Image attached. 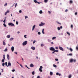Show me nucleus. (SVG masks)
I'll use <instances>...</instances> for the list:
<instances>
[{
  "mask_svg": "<svg viewBox=\"0 0 78 78\" xmlns=\"http://www.w3.org/2000/svg\"><path fill=\"white\" fill-rule=\"evenodd\" d=\"M69 61L70 62H76V59H71Z\"/></svg>",
  "mask_w": 78,
  "mask_h": 78,
  "instance_id": "f257e3e1",
  "label": "nucleus"
},
{
  "mask_svg": "<svg viewBox=\"0 0 78 78\" xmlns=\"http://www.w3.org/2000/svg\"><path fill=\"white\" fill-rule=\"evenodd\" d=\"M45 25V23L41 22V23L39 25V26L40 27H42V26H44V25Z\"/></svg>",
  "mask_w": 78,
  "mask_h": 78,
  "instance_id": "f03ea898",
  "label": "nucleus"
},
{
  "mask_svg": "<svg viewBox=\"0 0 78 78\" xmlns=\"http://www.w3.org/2000/svg\"><path fill=\"white\" fill-rule=\"evenodd\" d=\"M8 25L9 26H11V27H13L14 26V24L13 23H9Z\"/></svg>",
  "mask_w": 78,
  "mask_h": 78,
  "instance_id": "7ed1b4c3",
  "label": "nucleus"
},
{
  "mask_svg": "<svg viewBox=\"0 0 78 78\" xmlns=\"http://www.w3.org/2000/svg\"><path fill=\"white\" fill-rule=\"evenodd\" d=\"M27 44V41H25L22 43V44L23 45V46L26 45Z\"/></svg>",
  "mask_w": 78,
  "mask_h": 78,
  "instance_id": "20e7f679",
  "label": "nucleus"
},
{
  "mask_svg": "<svg viewBox=\"0 0 78 78\" xmlns=\"http://www.w3.org/2000/svg\"><path fill=\"white\" fill-rule=\"evenodd\" d=\"M55 48L53 47H51L49 48V50H51V51H54L55 50Z\"/></svg>",
  "mask_w": 78,
  "mask_h": 78,
  "instance_id": "39448f33",
  "label": "nucleus"
},
{
  "mask_svg": "<svg viewBox=\"0 0 78 78\" xmlns=\"http://www.w3.org/2000/svg\"><path fill=\"white\" fill-rule=\"evenodd\" d=\"M59 50H62V51H64V49L62 48V47L61 46L59 47Z\"/></svg>",
  "mask_w": 78,
  "mask_h": 78,
  "instance_id": "423d86ee",
  "label": "nucleus"
},
{
  "mask_svg": "<svg viewBox=\"0 0 78 78\" xmlns=\"http://www.w3.org/2000/svg\"><path fill=\"white\" fill-rule=\"evenodd\" d=\"M7 57L8 61H9V55L7 54Z\"/></svg>",
  "mask_w": 78,
  "mask_h": 78,
  "instance_id": "0eeeda50",
  "label": "nucleus"
},
{
  "mask_svg": "<svg viewBox=\"0 0 78 78\" xmlns=\"http://www.w3.org/2000/svg\"><path fill=\"white\" fill-rule=\"evenodd\" d=\"M35 27H36V25H34V26L32 27V31H33V30H34V28H35Z\"/></svg>",
  "mask_w": 78,
  "mask_h": 78,
  "instance_id": "6e6552de",
  "label": "nucleus"
},
{
  "mask_svg": "<svg viewBox=\"0 0 78 78\" xmlns=\"http://www.w3.org/2000/svg\"><path fill=\"white\" fill-rule=\"evenodd\" d=\"M8 66H11V63H10L9 61L8 62Z\"/></svg>",
  "mask_w": 78,
  "mask_h": 78,
  "instance_id": "1a4fd4ad",
  "label": "nucleus"
},
{
  "mask_svg": "<svg viewBox=\"0 0 78 78\" xmlns=\"http://www.w3.org/2000/svg\"><path fill=\"white\" fill-rule=\"evenodd\" d=\"M11 50L12 51H14V47L12 46L11 48Z\"/></svg>",
  "mask_w": 78,
  "mask_h": 78,
  "instance_id": "9d476101",
  "label": "nucleus"
},
{
  "mask_svg": "<svg viewBox=\"0 0 78 78\" xmlns=\"http://www.w3.org/2000/svg\"><path fill=\"white\" fill-rule=\"evenodd\" d=\"M30 67H34V65H33L32 63H31L30 65Z\"/></svg>",
  "mask_w": 78,
  "mask_h": 78,
  "instance_id": "9b49d317",
  "label": "nucleus"
},
{
  "mask_svg": "<svg viewBox=\"0 0 78 78\" xmlns=\"http://www.w3.org/2000/svg\"><path fill=\"white\" fill-rule=\"evenodd\" d=\"M72 3H73V1H72V0H70L69 1V4H70V5H71L72 4Z\"/></svg>",
  "mask_w": 78,
  "mask_h": 78,
  "instance_id": "f8f14e48",
  "label": "nucleus"
},
{
  "mask_svg": "<svg viewBox=\"0 0 78 78\" xmlns=\"http://www.w3.org/2000/svg\"><path fill=\"white\" fill-rule=\"evenodd\" d=\"M31 48L32 50H35V47L33 46Z\"/></svg>",
  "mask_w": 78,
  "mask_h": 78,
  "instance_id": "ddd939ff",
  "label": "nucleus"
},
{
  "mask_svg": "<svg viewBox=\"0 0 78 78\" xmlns=\"http://www.w3.org/2000/svg\"><path fill=\"white\" fill-rule=\"evenodd\" d=\"M3 45H6V43L5 42V40H4L3 44Z\"/></svg>",
  "mask_w": 78,
  "mask_h": 78,
  "instance_id": "4468645a",
  "label": "nucleus"
},
{
  "mask_svg": "<svg viewBox=\"0 0 78 78\" xmlns=\"http://www.w3.org/2000/svg\"><path fill=\"white\" fill-rule=\"evenodd\" d=\"M39 12L40 14H42V13H43V12L42 10H40Z\"/></svg>",
  "mask_w": 78,
  "mask_h": 78,
  "instance_id": "2eb2a0df",
  "label": "nucleus"
},
{
  "mask_svg": "<svg viewBox=\"0 0 78 78\" xmlns=\"http://www.w3.org/2000/svg\"><path fill=\"white\" fill-rule=\"evenodd\" d=\"M14 39V38L11 37L9 39V40L10 41H12Z\"/></svg>",
  "mask_w": 78,
  "mask_h": 78,
  "instance_id": "dca6fc26",
  "label": "nucleus"
},
{
  "mask_svg": "<svg viewBox=\"0 0 78 78\" xmlns=\"http://www.w3.org/2000/svg\"><path fill=\"white\" fill-rule=\"evenodd\" d=\"M50 74L51 76L53 75V72L51 71L50 73Z\"/></svg>",
  "mask_w": 78,
  "mask_h": 78,
  "instance_id": "f3484780",
  "label": "nucleus"
},
{
  "mask_svg": "<svg viewBox=\"0 0 78 78\" xmlns=\"http://www.w3.org/2000/svg\"><path fill=\"white\" fill-rule=\"evenodd\" d=\"M56 37H53L52 38V40H54V39H55Z\"/></svg>",
  "mask_w": 78,
  "mask_h": 78,
  "instance_id": "a211bd4d",
  "label": "nucleus"
},
{
  "mask_svg": "<svg viewBox=\"0 0 78 78\" xmlns=\"http://www.w3.org/2000/svg\"><path fill=\"white\" fill-rule=\"evenodd\" d=\"M53 67H55V68H56V67H57V66H56V65L55 64H53Z\"/></svg>",
  "mask_w": 78,
  "mask_h": 78,
  "instance_id": "6ab92c4d",
  "label": "nucleus"
},
{
  "mask_svg": "<svg viewBox=\"0 0 78 78\" xmlns=\"http://www.w3.org/2000/svg\"><path fill=\"white\" fill-rule=\"evenodd\" d=\"M11 37V36L10 35H8L7 36V38H10V37Z\"/></svg>",
  "mask_w": 78,
  "mask_h": 78,
  "instance_id": "aec40b11",
  "label": "nucleus"
},
{
  "mask_svg": "<svg viewBox=\"0 0 78 78\" xmlns=\"http://www.w3.org/2000/svg\"><path fill=\"white\" fill-rule=\"evenodd\" d=\"M6 17H5L4 19V20L3 21V22L4 23H5V22L6 21Z\"/></svg>",
  "mask_w": 78,
  "mask_h": 78,
  "instance_id": "412c9836",
  "label": "nucleus"
},
{
  "mask_svg": "<svg viewBox=\"0 0 78 78\" xmlns=\"http://www.w3.org/2000/svg\"><path fill=\"white\" fill-rule=\"evenodd\" d=\"M69 50L71 52H72V51H73V49H72V48H69Z\"/></svg>",
  "mask_w": 78,
  "mask_h": 78,
  "instance_id": "4be33fe9",
  "label": "nucleus"
},
{
  "mask_svg": "<svg viewBox=\"0 0 78 78\" xmlns=\"http://www.w3.org/2000/svg\"><path fill=\"white\" fill-rule=\"evenodd\" d=\"M44 29H43L42 30V33L43 34H45V32H44Z\"/></svg>",
  "mask_w": 78,
  "mask_h": 78,
  "instance_id": "5701e85b",
  "label": "nucleus"
},
{
  "mask_svg": "<svg viewBox=\"0 0 78 78\" xmlns=\"http://www.w3.org/2000/svg\"><path fill=\"white\" fill-rule=\"evenodd\" d=\"M48 41L49 42H50L51 41V40L49 39H48Z\"/></svg>",
  "mask_w": 78,
  "mask_h": 78,
  "instance_id": "b1692460",
  "label": "nucleus"
},
{
  "mask_svg": "<svg viewBox=\"0 0 78 78\" xmlns=\"http://www.w3.org/2000/svg\"><path fill=\"white\" fill-rule=\"evenodd\" d=\"M3 59H5V55H3Z\"/></svg>",
  "mask_w": 78,
  "mask_h": 78,
  "instance_id": "393cba45",
  "label": "nucleus"
},
{
  "mask_svg": "<svg viewBox=\"0 0 78 78\" xmlns=\"http://www.w3.org/2000/svg\"><path fill=\"white\" fill-rule=\"evenodd\" d=\"M72 75L70 74L69 75V78H72Z\"/></svg>",
  "mask_w": 78,
  "mask_h": 78,
  "instance_id": "a878e982",
  "label": "nucleus"
},
{
  "mask_svg": "<svg viewBox=\"0 0 78 78\" xmlns=\"http://www.w3.org/2000/svg\"><path fill=\"white\" fill-rule=\"evenodd\" d=\"M19 65H20V66H21V67L22 68H23V66H22V65L20 64H19Z\"/></svg>",
  "mask_w": 78,
  "mask_h": 78,
  "instance_id": "bb28decb",
  "label": "nucleus"
},
{
  "mask_svg": "<svg viewBox=\"0 0 78 78\" xmlns=\"http://www.w3.org/2000/svg\"><path fill=\"white\" fill-rule=\"evenodd\" d=\"M34 2L35 3H36L37 2V0H34Z\"/></svg>",
  "mask_w": 78,
  "mask_h": 78,
  "instance_id": "cd10ccee",
  "label": "nucleus"
},
{
  "mask_svg": "<svg viewBox=\"0 0 78 78\" xmlns=\"http://www.w3.org/2000/svg\"><path fill=\"white\" fill-rule=\"evenodd\" d=\"M7 50H8V49H7V48H6L4 51H5V52H6Z\"/></svg>",
  "mask_w": 78,
  "mask_h": 78,
  "instance_id": "c85d7f7f",
  "label": "nucleus"
},
{
  "mask_svg": "<svg viewBox=\"0 0 78 78\" xmlns=\"http://www.w3.org/2000/svg\"><path fill=\"white\" fill-rule=\"evenodd\" d=\"M39 70L41 72H42V70L41 69H39Z\"/></svg>",
  "mask_w": 78,
  "mask_h": 78,
  "instance_id": "c756f323",
  "label": "nucleus"
},
{
  "mask_svg": "<svg viewBox=\"0 0 78 78\" xmlns=\"http://www.w3.org/2000/svg\"><path fill=\"white\" fill-rule=\"evenodd\" d=\"M73 55L72 53H70L69 54V56H72Z\"/></svg>",
  "mask_w": 78,
  "mask_h": 78,
  "instance_id": "7c9ffc66",
  "label": "nucleus"
},
{
  "mask_svg": "<svg viewBox=\"0 0 78 78\" xmlns=\"http://www.w3.org/2000/svg\"><path fill=\"white\" fill-rule=\"evenodd\" d=\"M57 23H58V24H59V25H61V23L58 22L57 21L56 22Z\"/></svg>",
  "mask_w": 78,
  "mask_h": 78,
  "instance_id": "2f4dec72",
  "label": "nucleus"
},
{
  "mask_svg": "<svg viewBox=\"0 0 78 78\" xmlns=\"http://www.w3.org/2000/svg\"><path fill=\"white\" fill-rule=\"evenodd\" d=\"M48 2V0H44V3H47Z\"/></svg>",
  "mask_w": 78,
  "mask_h": 78,
  "instance_id": "473e14b6",
  "label": "nucleus"
},
{
  "mask_svg": "<svg viewBox=\"0 0 78 78\" xmlns=\"http://www.w3.org/2000/svg\"><path fill=\"white\" fill-rule=\"evenodd\" d=\"M3 25L5 27H6V25L5 24V23L3 24Z\"/></svg>",
  "mask_w": 78,
  "mask_h": 78,
  "instance_id": "72a5a7b5",
  "label": "nucleus"
},
{
  "mask_svg": "<svg viewBox=\"0 0 78 78\" xmlns=\"http://www.w3.org/2000/svg\"><path fill=\"white\" fill-rule=\"evenodd\" d=\"M5 59H2V62H5Z\"/></svg>",
  "mask_w": 78,
  "mask_h": 78,
  "instance_id": "f704fd0d",
  "label": "nucleus"
},
{
  "mask_svg": "<svg viewBox=\"0 0 78 78\" xmlns=\"http://www.w3.org/2000/svg\"><path fill=\"white\" fill-rule=\"evenodd\" d=\"M54 51H55V52H58V50H55H55Z\"/></svg>",
  "mask_w": 78,
  "mask_h": 78,
  "instance_id": "c9c22d12",
  "label": "nucleus"
},
{
  "mask_svg": "<svg viewBox=\"0 0 78 78\" xmlns=\"http://www.w3.org/2000/svg\"><path fill=\"white\" fill-rule=\"evenodd\" d=\"M57 30H58V31H59V30H60V27H58L57 28Z\"/></svg>",
  "mask_w": 78,
  "mask_h": 78,
  "instance_id": "e433bc0d",
  "label": "nucleus"
},
{
  "mask_svg": "<svg viewBox=\"0 0 78 78\" xmlns=\"http://www.w3.org/2000/svg\"><path fill=\"white\" fill-rule=\"evenodd\" d=\"M32 73L33 75H34V71H33V72H32Z\"/></svg>",
  "mask_w": 78,
  "mask_h": 78,
  "instance_id": "4c0bfd02",
  "label": "nucleus"
},
{
  "mask_svg": "<svg viewBox=\"0 0 78 78\" xmlns=\"http://www.w3.org/2000/svg\"><path fill=\"white\" fill-rule=\"evenodd\" d=\"M5 63L4 62H3L2 64V66H5Z\"/></svg>",
  "mask_w": 78,
  "mask_h": 78,
  "instance_id": "58836bf2",
  "label": "nucleus"
},
{
  "mask_svg": "<svg viewBox=\"0 0 78 78\" xmlns=\"http://www.w3.org/2000/svg\"><path fill=\"white\" fill-rule=\"evenodd\" d=\"M16 24L17 25H18V24H19V22H18V21L16 22Z\"/></svg>",
  "mask_w": 78,
  "mask_h": 78,
  "instance_id": "ea45409f",
  "label": "nucleus"
},
{
  "mask_svg": "<svg viewBox=\"0 0 78 78\" xmlns=\"http://www.w3.org/2000/svg\"><path fill=\"white\" fill-rule=\"evenodd\" d=\"M55 48L56 50H58V47H55Z\"/></svg>",
  "mask_w": 78,
  "mask_h": 78,
  "instance_id": "a19ab883",
  "label": "nucleus"
},
{
  "mask_svg": "<svg viewBox=\"0 0 78 78\" xmlns=\"http://www.w3.org/2000/svg\"><path fill=\"white\" fill-rule=\"evenodd\" d=\"M73 25H71V28H73Z\"/></svg>",
  "mask_w": 78,
  "mask_h": 78,
  "instance_id": "79ce46f5",
  "label": "nucleus"
},
{
  "mask_svg": "<svg viewBox=\"0 0 78 78\" xmlns=\"http://www.w3.org/2000/svg\"><path fill=\"white\" fill-rule=\"evenodd\" d=\"M7 64H8V63L7 62H5V65L6 66H7Z\"/></svg>",
  "mask_w": 78,
  "mask_h": 78,
  "instance_id": "37998d69",
  "label": "nucleus"
},
{
  "mask_svg": "<svg viewBox=\"0 0 78 78\" xmlns=\"http://www.w3.org/2000/svg\"><path fill=\"white\" fill-rule=\"evenodd\" d=\"M17 3H16L15 4V8H16V7L17 6Z\"/></svg>",
  "mask_w": 78,
  "mask_h": 78,
  "instance_id": "c03bdc74",
  "label": "nucleus"
},
{
  "mask_svg": "<svg viewBox=\"0 0 78 78\" xmlns=\"http://www.w3.org/2000/svg\"><path fill=\"white\" fill-rule=\"evenodd\" d=\"M25 67H27V69H30V68H28L26 65H25Z\"/></svg>",
  "mask_w": 78,
  "mask_h": 78,
  "instance_id": "a18cd8bd",
  "label": "nucleus"
},
{
  "mask_svg": "<svg viewBox=\"0 0 78 78\" xmlns=\"http://www.w3.org/2000/svg\"><path fill=\"white\" fill-rule=\"evenodd\" d=\"M38 34L39 35H40L41 34V32H38Z\"/></svg>",
  "mask_w": 78,
  "mask_h": 78,
  "instance_id": "49530a36",
  "label": "nucleus"
},
{
  "mask_svg": "<svg viewBox=\"0 0 78 78\" xmlns=\"http://www.w3.org/2000/svg\"><path fill=\"white\" fill-rule=\"evenodd\" d=\"M7 5V3H6L4 5V6H6Z\"/></svg>",
  "mask_w": 78,
  "mask_h": 78,
  "instance_id": "de8ad7c7",
  "label": "nucleus"
},
{
  "mask_svg": "<svg viewBox=\"0 0 78 78\" xmlns=\"http://www.w3.org/2000/svg\"><path fill=\"white\" fill-rule=\"evenodd\" d=\"M28 18V16H25V19H27Z\"/></svg>",
  "mask_w": 78,
  "mask_h": 78,
  "instance_id": "09e8293b",
  "label": "nucleus"
},
{
  "mask_svg": "<svg viewBox=\"0 0 78 78\" xmlns=\"http://www.w3.org/2000/svg\"><path fill=\"white\" fill-rule=\"evenodd\" d=\"M12 72H15V69H13L12 70Z\"/></svg>",
  "mask_w": 78,
  "mask_h": 78,
  "instance_id": "8fccbe9b",
  "label": "nucleus"
},
{
  "mask_svg": "<svg viewBox=\"0 0 78 78\" xmlns=\"http://www.w3.org/2000/svg\"><path fill=\"white\" fill-rule=\"evenodd\" d=\"M55 61H58V58H55Z\"/></svg>",
  "mask_w": 78,
  "mask_h": 78,
  "instance_id": "3c124183",
  "label": "nucleus"
},
{
  "mask_svg": "<svg viewBox=\"0 0 78 78\" xmlns=\"http://www.w3.org/2000/svg\"><path fill=\"white\" fill-rule=\"evenodd\" d=\"M24 37H25V38H27V35H24Z\"/></svg>",
  "mask_w": 78,
  "mask_h": 78,
  "instance_id": "603ef678",
  "label": "nucleus"
},
{
  "mask_svg": "<svg viewBox=\"0 0 78 78\" xmlns=\"http://www.w3.org/2000/svg\"><path fill=\"white\" fill-rule=\"evenodd\" d=\"M42 68H43L42 66H40V68H39V69H42Z\"/></svg>",
  "mask_w": 78,
  "mask_h": 78,
  "instance_id": "864d4df0",
  "label": "nucleus"
},
{
  "mask_svg": "<svg viewBox=\"0 0 78 78\" xmlns=\"http://www.w3.org/2000/svg\"><path fill=\"white\" fill-rule=\"evenodd\" d=\"M6 12H7V13H9V10H8Z\"/></svg>",
  "mask_w": 78,
  "mask_h": 78,
  "instance_id": "5fc2aeb1",
  "label": "nucleus"
},
{
  "mask_svg": "<svg viewBox=\"0 0 78 78\" xmlns=\"http://www.w3.org/2000/svg\"><path fill=\"white\" fill-rule=\"evenodd\" d=\"M41 47H43V46H44V44H41Z\"/></svg>",
  "mask_w": 78,
  "mask_h": 78,
  "instance_id": "6e6d98bb",
  "label": "nucleus"
},
{
  "mask_svg": "<svg viewBox=\"0 0 78 78\" xmlns=\"http://www.w3.org/2000/svg\"><path fill=\"white\" fill-rule=\"evenodd\" d=\"M19 12H20V13H21V12H22V10H20L19 11Z\"/></svg>",
  "mask_w": 78,
  "mask_h": 78,
  "instance_id": "4d7b16f0",
  "label": "nucleus"
},
{
  "mask_svg": "<svg viewBox=\"0 0 78 78\" xmlns=\"http://www.w3.org/2000/svg\"><path fill=\"white\" fill-rule=\"evenodd\" d=\"M56 75H59V73H56Z\"/></svg>",
  "mask_w": 78,
  "mask_h": 78,
  "instance_id": "13d9d810",
  "label": "nucleus"
},
{
  "mask_svg": "<svg viewBox=\"0 0 78 78\" xmlns=\"http://www.w3.org/2000/svg\"><path fill=\"white\" fill-rule=\"evenodd\" d=\"M40 76H38L37 77V78H40Z\"/></svg>",
  "mask_w": 78,
  "mask_h": 78,
  "instance_id": "bf43d9fd",
  "label": "nucleus"
},
{
  "mask_svg": "<svg viewBox=\"0 0 78 78\" xmlns=\"http://www.w3.org/2000/svg\"><path fill=\"white\" fill-rule=\"evenodd\" d=\"M69 11V10H68V9H66V10H65V12H67V11Z\"/></svg>",
  "mask_w": 78,
  "mask_h": 78,
  "instance_id": "052dcab7",
  "label": "nucleus"
},
{
  "mask_svg": "<svg viewBox=\"0 0 78 78\" xmlns=\"http://www.w3.org/2000/svg\"><path fill=\"white\" fill-rule=\"evenodd\" d=\"M54 51L52 52V54H54V53H55V51Z\"/></svg>",
  "mask_w": 78,
  "mask_h": 78,
  "instance_id": "680f3d73",
  "label": "nucleus"
},
{
  "mask_svg": "<svg viewBox=\"0 0 78 78\" xmlns=\"http://www.w3.org/2000/svg\"><path fill=\"white\" fill-rule=\"evenodd\" d=\"M48 12L50 14H51V12H50V11H48Z\"/></svg>",
  "mask_w": 78,
  "mask_h": 78,
  "instance_id": "e2e57ef3",
  "label": "nucleus"
},
{
  "mask_svg": "<svg viewBox=\"0 0 78 78\" xmlns=\"http://www.w3.org/2000/svg\"><path fill=\"white\" fill-rule=\"evenodd\" d=\"M76 50H78V46H77L76 47Z\"/></svg>",
  "mask_w": 78,
  "mask_h": 78,
  "instance_id": "0e129e2a",
  "label": "nucleus"
},
{
  "mask_svg": "<svg viewBox=\"0 0 78 78\" xmlns=\"http://www.w3.org/2000/svg\"><path fill=\"white\" fill-rule=\"evenodd\" d=\"M36 42V41L34 40L33 42V44H34V43H35V42Z\"/></svg>",
  "mask_w": 78,
  "mask_h": 78,
  "instance_id": "69168bd1",
  "label": "nucleus"
},
{
  "mask_svg": "<svg viewBox=\"0 0 78 78\" xmlns=\"http://www.w3.org/2000/svg\"><path fill=\"white\" fill-rule=\"evenodd\" d=\"M75 15H76H76H77V12H76L75 13Z\"/></svg>",
  "mask_w": 78,
  "mask_h": 78,
  "instance_id": "338daca9",
  "label": "nucleus"
},
{
  "mask_svg": "<svg viewBox=\"0 0 78 78\" xmlns=\"http://www.w3.org/2000/svg\"><path fill=\"white\" fill-rule=\"evenodd\" d=\"M6 14H7V12H5V16H6Z\"/></svg>",
  "mask_w": 78,
  "mask_h": 78,
  "instance_id": "774afa93",
  "label": "nucleus"
}]
</instances>
